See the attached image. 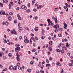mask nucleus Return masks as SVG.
I'll return each instance as SVG.
<instances>
[{"label":"nucleus","mask_w":73,"mask_h":73,"mask_svg":"<svg viewBox=\"0 0 73 73\" xmlns=\"http://www.w3.org/2000/svg\"><path fill=\"white\" fill-rule=\"evenodd\" d=\"M15 50L16 52H19L20 50V48L19 46H17L15 48Z\"/></svg>","instance_id":"nucleus-1"},{"label":"nucleus","mask_w":73,"mask_h":73,"mask_svg":"<svg viewBox=\"0 0 73 73\" xmlns=\"http://www.w3.org/2000/svg\"><path fill=\"white\" fill-rule=\"evenodd\" d=\"M54 28H55L56 29H57V28H58L57 27H58V28H59V27L58 26V24H56V26L55 25H54Z\"/></svg>","instance_id":"nucleus-2"},{"label":"nucleus","mask_w":73,"mask_h":73,"mask_svg":"<svg viewBox=\"0 0 73 73\" xmlns=\"http://www.w3.org/2000/svg\"><path fill=\"white\" fill-rule=\"evenodd\" d=\"M52 19H53V20H54V21L56 23H57V18L56 17V18H55V17H52Z\"/></svg>","instance_id":"nucleus-3"},{"label":"nucleus","mask_w":73,"mask_h":73,"mask_svg":"<svg viewBox=\"0 0 73 73\" xmlns=\"http://www.w3.org/2000/svg\"><path fill=\"white\" fill-rule=\"evenodd\" d=\"M21 8L23 9L26 10L27 9V7L25 5H23L22 6Z\"/></svg>","instance_id":"nucleus-4"},{"label":"nucleus","mask_w":73,"mask_h":73,"mask_svg":"<svg viewBox=\"0 0 73 73\" xmlns=\"http://www.w3.org/2000/svg\"><path fill=\"white\" fill-rule=\"evenodd\" d=\"M0 15H5V12L3 11H0Z\"/></svg>","instance_id":"nucleus-5"},{"label":"nucleus","mask_w":73,"mask_h":73,"mask_svg":"<svg viewBox=\"0 0 73 73\" xmlns=\"http://www.w3.org/2000/svg\"><path fill=\"white\" fill-rule=\"evenodd\" d=\"M63 24L64 25V29H66V27H67V25L65 23H63Z\"/></svg>","instance_id":"nucleus-6"},{"label":"nucleus","mask_w":73,"mask_h":73,"mask_svg":"<svg viewBox=\"0 0 73 73\" xmlns=\"http://www.w3.org/2000/svg\"><path fill=\"white\" fill-rule=\"evenodd\" d=\"M24 42L25 43H28L29 42V40H28V39L24 40Z\"/></svg>","instance_id":"nucleus-7"},{"label":"nucleus","mask_w":73,"mask_h":73,"mask_svg":"<svg viewBox=\"0 0 73 73\" xmlns=\"http://www.w3.org/2000/svg\"><path fill=\"white\" fill-rule=\"evenodd\" d=\"M17 17L18 18V20H21V17L19 15V14H18L17 15Z\"/></svg>","instance_id":"nucleus-8"},{"label":"nucleus","mask_w":73,"mask_h":73,"mask_svg":"<svg viewBox=\"0 0 73 73\" xmlns=\"http://www.w3.org/2000/svg\"><path fill=\"white\" fill-rule=\"evenodd\" d=\"M38 29V28L37 27H35V30L36 32H37Z\"/></svg>","instance_id":"nucleus-9"},{"label":"nucleus","mask_w":73,"mask_h":73,"mask_svg":"<svg viewBox=\"0 0 73 73\" xmlns=\"http://www.w3.org/2000/svg\"><path fill=\"white\" fill-rule=\"evenodd\" d=\"M16 56H17L16 57V58H19L20 57V55H19L18 52H17L16 53Z\"/></svg>","instance_id":"nucleus-10"},{"label":"nucleus","mask_w":73,"mask_h":73,"mask_svg":"<svg viewBox=\"0 0 73 73\" xmlns=\"http://www.w3.org/2000/svg\"><path fill=\"white\" fill-rule=\"evenodd\" d=\"M65 4L66 5V7H70V5H68L66 3H65Z\"/></svg>","instance_id":"nucleus-11"},{"label":"nucleus","mask_w":73,"mask_h":73,"mask_svg":"<svg viewBox=\"0 0 73 73\" xmlns=\"http://www.w3.org/2000/svg\"><path fill=\"white\" fill-rule=\"evenodd\" d=\"M17 66H15L14 67L13 69V70H17Z\"/></svg>","instance_id":"nucleus-12"},{"label":"nucleus","mask_w":73,"mask_h":73,"mask_svg":"<svg viewBox=\"0 0 73 73\" xmlns=\"http://www.w3.org/2000/svg\"><path fill=\"white\" fill-rule=\"evenodd\" d=\"M9 68L10 70H12L13 69V66H11L9 67Z\"/></svg>","instance_id":"nucleus-13"},{"label":"nucleus","mask_w":73,"mask_h":73,"mask_svg":"<svg viewBox=\"0 0 73 73\" xmlns=\"http://www.w3.org/2000/svg\"><path fill=\"white\" fill-rule=\"evenodd\" d=\"M37 9H41L42 7L41 5H39L37 7Z\"/></svg>","instance_id":"nucleus-14"},{"label":"nucleus","mask_w":73,"mask_h":73,"mask_svg":"<svg viewBox=\"0 0 73 73\" xmlns=\"http://www.w3.org/2000/svg\"><path fill=\"white\" fill-rule=\"evenodd\" d=\"M56 65H58L59 66H61V64H60V62H58L56 63Z\"/></svg>","instance_id":"nucleus-15"},{"label":"nucleus","mask_w":73,"mask_h":73,"mask_svg":"<svg viewBox=\"0 0 73 73\" xmlns=\"http://www.w3.org/2000/svg\"><path fill=\"white\" fill-rule=\"evenodd\" d=\"M6 42L7 44H8V45H10V43H9V40H7L6 41Z\"/></svg>","instance_id":"nucleus-16"},{"label":"nucleus","mask_w":73,"mask_h":73,"mask_svg":"<svg viewBox=\"0 0 73 73\" xmlns=\"http://www.w3.org/2000/svg\"><path fill=\"white\" fill-rule=\"evenodd\" d=\"M52 23V21H50L48 23V26H50V24H51Z\"/></svg>","instance_id":"nucleus-17"},{"label":"nucleus","mask_w":73,"mask_h":73,"mask_svg":"<svg viewBox=\"0 0 73 73\" xmlns=\"http://www.w3.org/2000/svg\"><path fill=\"white\" fill-rule=\"evenodd\" d=\"M26 12H27V13H29V12H31V10L29 9H28L26 10Z\"/></svg>","instance_id":"nucleus-18"},{"label":"nucleus","mask_w":73,"mask_h":73,"mask_svg":"<svg viewBox=\"0 0 73 73\" xmlns=\"http://www.w3.org/2000/svg\"><path fill=\"white\" fill-rule=\"evenodd\" d=\"M8 2V1L7 0H6L5 1H4V0H3V2L4 3H7Z\"/></svg>","instance_id":"nucleus-19"},{"label":"nucleus","mask_w":73,"mask_h":73,"mask_svg":"<svg viewBox=\"0 0 73 73\" xmlns=\"http://www.w3.org/2000/svg\"><path fill=\"white\" fill-rule=\"evenodd\" d=\"M69 45H70V44H69L68 42H67L66 43V47H68V46H69Z\"/></svg>","instance_id":"nucleus-20"},{"label":"nucleus","mask_w":73,"mask_h":73,"mask_svg":"<svg viewBox=\"0 0 73 73\" xmlns=\"http://www.w3.org/2000/svg\"><path fill=\"white\" fill-rule=\"evenodd\" d=\"M11 19H12V17H11L10 16L8 17V19L9 21H11Z\"/></svg>","instance_id":"nucleus-21"},{"label":"nucleus","mask_w":73,"mask_h":73,"mask_svg":"<svg viewBox=\"0 0 73 73\" xmlns=\"http://www.w3.org/2000/svg\"><path fill=\"white\" fill-rule=\"evenodd\" d=\"M49 44H50V45H52L53 43H52V41H50L49 42Z\"/></svg>","instance_id":"nucleus-22"},{"label":"nucleus","mask_w":73,"mask_h":73,"mask_svg":"<svg viewBox=\"0 0 73 73\" xmlns=\"http://www.w3.org/2000/svg\"><path fill=\"white\" fill-rule=\"evenodd\" d=\"M34 64V62L33 61H32L30 62V64L31 65H33Z\"/></svg>","instance_id":"nucleus-23"},{"label":"nucleus","mask_w":73,"mask_h":73,"mask_svg":"<svg viewBox=\"0 0 73 73\" xmlns=\"http://www.w3.org/2000/svg\"><path fill=\"white\" fill-rule=\"evenodd\" d=\"M56 52H61V50H60L59 49H56Z\"/></svg>","instance_id":"nucleus-24"},{"label":"nucleus","mask_w":73,"mask_h":73,"mask_svg":"<svg viewBox=\"0 0 73 73\" xmlns=\"http://www.w3.org/2000/svg\"><path fill=\"white\" fill-rule=\"evenodd\" d=\"M60 52H61L62 54H63L64 52V50H62L61 51H60Z\"/></svg>","instance_id":"nucleus-25"},{"label":"nucleus","mask_w":73,"mask_h":73,"mask_svg":"<svg viewBox=\"0 0 73 73\" xmlns=\"http://www.w3.org/2000/svg\"><path fill=\"white\" fill-rule=\"evenodd\" d=\"M27 71L28 72H29V73H30V72H31V69H27Z\"/></svg>","instance_id":"nucleus-26"},{"label":"nucleus","mask_w":73,"mask_h":73,"mask_svg":"<svg viewBox=\"0 0 73 73\" xmlns=\"http://www.w3.org/2000/svg\"><path fill=\"white\" fill-rule=\"evenodd\" d=\"M66 48V47L65 46H64L62 48V50H64V49H65Z\"/></svg>","instance_id":"nucleus-27"},{"label":"nucleus","mask_w":73,"mask_h":73,"mask_svg":"<svg viewBox=\"0 0 73 73\" xmlns=\"http://www.w3.org/2000/svg\"><path fill=\"white\" fill-rule=\"evenodd\" d=\"M19 29L20 31H22V30H23V28L21 27H19Z\"/></svg>","instance_id":"nucleus-28"},{"label":"nucleus","mask_w":73,"mask_h":73,"mask_svg":"<svg viewBox=\"0 0 73 73\" xmlns=\"http://www.w3.org/2000/svg\"><path fill=\"white\" fill-rule=\"evenodd\" d=\"M24 39H25V40H26L27 39V37L25 36H24Z\"/></svg>","instance_id":"nucleus-29"},{"label":"nucleus","mask_w":73,"mask_h":73,"mask_svg":"<svg viewBox=\"0 0 73 73\" xmlns=\"http://www.w3.org/2000/svg\"><path fill=\"white\" fill-rule=\"evenodd\" d=\"M3 58L4 59V60H6L7 59V57L5 56H3Z\"/></svg>","instance_id":"nucleus-30"},{"label":"nucleus","mask_w":73,"mask_h":73,"mask_svg":"<svg viewBox=\"0 0 73 73\" xmlns=\"http://www.w3.org/2000/svg\"><path fill=\"white\" fill-rule=\"evenodd\" d=\"M10 3L12 5H14V3L13 2H11Z\"/></svg>","instance_id":"nucleus-31"},{"label":"nucleus","mask_w":73,"mask_h":73,"mask_svg":"<svg viewBox=\"0 0 73 73\" xmlns=\"http://www.w3.org/2000/svg\"><path fill=\"white\" fill-rule=\"evenodd\" d=\"M7 68H5L4 70H2V72H3L4 71H7Z\"/></svg>","instance_id":"nucleus-32"},{"label":"nucleus","mask_w":73,"mask_h":73,"mask_svg":"<svg viewBox=\"0 0 73 73\" xmlns=\"http://www.w3.org/2000/svg\"><path fill=\"white\" fill-rule=\"evenodd\" d=\"M46 67L50 66V65L49 64H46Z\"/></svg>","instance_id":"nucleus-33"},{"label":"nucleus","mask_w":73,"mask_h":73,"mask_svg":"<svg viewBox=\"0 0 73 73\" xmlns=\"http://www.w3.org/2000/svg\"><path fill=\"white\" fill-rule=\"evenodd\" d=\"M69 65H70V66H73V64L72 63H69Z\"/></svg>","instance_id":"nucleus-34"},{"label":"nucleus","mask_w":73,"mask_h":73,"mask_svg":"<svg viewBox=\"0 0 73 73\" xmlns=\"http://www.w3.org/2000/svg\"><path fill=\"white\" fill-rule=\"evenodd\" d=\"M49 49L50 50V51H52V48L51 47H49Z\"/></svg>","instance_id":"nucleus-35"},{"label":"nucleus","mask_w":73,"mask_h":73,"mask_svg":"<svg viewBox=\"0 0 73 73\" xmlns=\"http://www.w3.org/2000/svg\"><path fill=\"white\" fill-rule=\"evenodd\" d=\"M25 29L26 30H27V31H29V29L28 28V27L26 28Z\"/></svg>","instance_id":"nucleus-36"},{"label":"nucleus","mask_w":73,"mask_h":73,"mask_svg":"<svg viewBox=\"0 0 73 73\" xmlns=\"http://www.w3.org/2000/svg\"><path fill=\"white\" fill-rule=\"evenodd\" d=\"M16 58L17 59V61H19L20 60V58Z\"/></svg>","instance_id":"nucleus-37"},{"label":"nucleus","mask_w":73,"mask_h":73,"mask_svg":"<svg viewBox=\"0 0 73 73\" xmlns=\"http://www.w3.org/2000/svg\"><path fill=\"white\" fill-rule=\"evenodd\" d=\"M22 3V2L21 1H19L18 4H21Z\"/></svg>","instance_id":"nucleus-38"},{"label":"nucleus","mask_w":73,"mask_h":73,"mask_svg":"<svg viewBox=\"0 0 73 73\" xmlns=\"http://www.w3.org/2000/svg\"><path fill=\"white\" fill-rule=\"evenodd\" d=\"M40 73H44V71H43L42 70H40Z\"/></svg>","instance_id":"nucleus-39"},{"label":"nucleus","mask_w":73,"mask_h":73,"mask_svg":"<svg viewBox=\"0 0 73 73\" xmlns=\"http://www.w3.org/2000/svg\"><path fill=\"white\" fill-rule=\"evenodd\" d=\"M41 38H42V39H44V38H45V36H42L41 37Z\"/></svg>","instance_id":"nucleus-40"},{"label":"nucleus","mask_w":73,"mask_h":73,"mask_svg":"<svg viewBox=\"0 0 73 73\" xmlns=\"http://www.w3.org/2000/svg\"><path fill=\"white\" fill-rule=\"evenodd\" d=\"M0 5L1 6V7L3 6V4L1 3H0Z\"/></svg>","instance_id":"nucleus-41"},{"label":"nucleus","mask_w":73,"mask_h":73,"mask_svg":"<svg viewBox=\"0 0 73 73\" xmlns=\"http://www.w3.org/2000/svg\"><path fill=\"white\" fill-rule=\"evenodd\" d=\"M13 33H14V34H16V31H15V30H13Z\"/></svg>","instance_id":"nucleus-42"},{"label":"nucleus","mask_w":73,"mask_h":73,"mask_svg":"<svg viewBox=\"0 0 73 73\" xmlns=\"http://www.w3.org/2000/svg\"><path fill=\"white\" fill-rule=\"evenodd\" d=\"M9 57H11V55H12V54H11V53H9Z\"/></svg>","instance_id":"nucleus-43"},{"label":"nucleus","mask_w":73,"mask_h":73,"mask_svg":"<svg viewBox=\"0 0 73 73\" xmlns=\"http://www.w3.org/2000/svg\"><path fill=\"white\" fill-rule=\"evenodd\" d=\"M30 44H32V40L31 39H30Z\"/></svg>","instance_id":"nucleus-44"},{"label":"nucleus","mask_w":73,"mask_h":73,"mask_svg":"<svg viewBox=\"0 0 73 73\" xmlns=\"http://www.w3.org/2000/svg\"><path fill=\"white\" fill-rule=\"evenodd\" d=\"M17 20H16L14 21L15 23H17Z\"/></svg>","instance_id":"nucleus-45"},{"label":"nucleus","mask_w":73,"mask_h":73,"mask_svg":"<svg viewBox=\"0 0 73 73\" xmlns=\"http://www.w3.org/2000/svg\"><path fill=\"white\" fill-rule=\"evenodd\" d=\"M18 69L20 70V69H22V68H21L20 66H19L18 67Z\"/></svg>","instance_id":"nucleus-46"},{"label":"nucleus","mask_w":73,"mask_h":73,"mask_svg":"<svg viewBox=\"0 0 73 73\" xmlns=\"http://www.w3.org/2000/svg\"><path fill=\"white\" fill-rule=\"evenodd\" d=\"M9 15H13V13H12V12H10L9 13Z\"/></svg>","instance_id":"nucleus-47"},{"label":"nucleus","mask_w":73,"mask_h":73,"mask_svg":"<svg viewBox=\"0 0 73 73\" xmlns=\"http://www.w3.org/2000/svg\"><path fill=\"white\" fill-rule=\"evenodd\" d=\"M46 62L47 63H49V60L48 59H46Z\"/></svg>","instance_id":"nucleus-48"},{"label":"nucleus","mask_w":73,"mask_h":73,"mask_svg":"<svg viewBox=\"0 0 73 73\" xmlns=\"http://www.w3.org/2000/svg\"><path fill=\"white\" fill-rule=\"evenodd\" d=\"M35 51H36V49H34L33 50H32L33 52H35Z\"/></svg>","instance_id":"nucleus-49"},{"label":"nucleus","mask_w":73,"mask_h":73,"mask_svg":"<svg viewBox=\"0 0 73 73\" xmlns=\"http://www.w3.org/2000/svg\"><path fill=\"white\" fill-rule=\"evenodd\" d=\"M20 65V63H17V66H19V65Z\"/></svg>","instance_id":"nucleus-50"},{"label":"nucleus","mask_w":73,"mask_h":73,"mask_svg":"<svg viewBox=\"0 0 73 73\" xmlns=\"http://www.w3.org/2000/svg\"><path fill=\"white\" fill-rule=\"evenodd\" d=\"M64 73V70L63 69H62V71L61 72V73Z\"/></svg>","instance_id":"nucleus-51"},{"label":"nucleus","mask_w":73,"mask_h":73,"mask_svg":"<svg viewBox=\"0 0 73 73\" xmlns=\"http://www.w3.org/2000/svg\"><path fill=\"white\" fill-rule=\"evenodd\" d=\"M37 19H38V17H37V16H36L35 17V19L36 20Z\"/></svg>","instance_id":"nucleus-52"},{"label":"nucleus","mask_w":73,"mask_h":73,"mask_svg":"<svg viewBox=\"0 0 73 73\" xmlns=\"http://www.w3.org/2000/svg\"><path fill=\"white\" fill-rule=\"evenodd\" d=\"M21 25L20 24V23H18V25L19 27H20Z\"/></svg>","instance_id":"nucleus-53"},{"label":"nucleus","mask_w":73,"mask_h":73,"mask_svg":"<svg viewBox=\"0 0 73 73\" xmlns=\"http://www.w3.org/2000/svg\"><path fill=\"white\" fill-rule=\"evenodd\" d=\"M64 9H66V8H67V6H64Z\"/></svg>","instance_id":"nucleus-54"},{"label":"nucleus","mask_w":73,"mask_h":73,"mask_svg":"<svg viewBox=\"0 0 73 73\" xmlns=\"http://www.w3.org/2000/svg\"><path fill=\"white\" fill-rule=\"evenodd\" d=\"M61 34H58V37H61Z\"/></svg>","instance_id":"nucleus-55"},{"label":"nucleus","mask_w":73,"mask_h":73,"mask_svg":"<svg viewBox=\"0 0 73 73\" xmlns=\"http://www.w3.org/2000/svg\"><path fill=\"white\" fill-rule=\"evenodd\" d=\"M19 39H20V40H21V39H22V36H20Z\"/></svg>","instance_id":"nucleus-56"},{"label":"nucleus","mask_w":73,"mask_h":73,"mask_svg":"<svg viewBox=\"0 0 73 73\" xmlns=\"http://www.w3.org/2000/svg\"><path fill=\"white\" fill-rule=\"evenodd\" d=\"M33 11H34V12H36L37 11V10L36 9H33Z\"/></svg>","instance_id":"nucleus-57"},{"label":"nucleus","mask_w":73,"mask_h":73,"mask_svg":"<svg viewBox=\"0 0 73 73\" xmlns=\"http://www.w3.org/2000/svg\"><path fill=\"white\" fill-rule=\"evenodd\" d=\"M47 21L48 23H49V22H50V19H47Z\"/></svg>","instance_id":"nucleus-58"},{"label":"nucleus","mask_w":73,"mask_h":73,"mask_svg":"<svg viewBox=\"0 0 73 73\" xmlns=\"http://www.w3.org/2000/svg\"><path fill=\"white\" fill-rule=\"evenodd\" d=\"M49 60H52V57H50L49 58Z\"/></svg>","instance_id":"nucleus-59"},{"label":"nucleus","mask_w":73,"mask_h":73,"mask_svg":"<svg viewBox=\"0 0 73 73\" xmlns=\"http://www.w3.org/2000/svg\"><path fill=\"white\" fill-rule=\"evenodd\" d=\"M56 30H55L54 31L55 32H58V31H57V30H56Z\"/></svg>","instance_id":"nucleus-60"},{"label":"nucleus","mask_w":73,"mask_h":73,"mask_svg":"<svg viewBox=\"0 0 73 73\" xmlns=\"http://www.w3.org/2000/svg\"><path fill=\"white\" fill-rule=\"evenodd\" d=\"M28 7H31V6H30V3H29L28 4Z\"/></svg>","instance_id":"nucleus-61"},{"label":"nucleus","mask_w":73,"mask_h":73,"mask_svg":"<svg viewBox=\"0 0 73 73\" xmlns=\"http://www.w3.org/2000/svg\"><path fill=\"white\" fill-rule=\"evenodd\" d=\"M35 40H38V38H37V36L35 37Z\"/></svg>","instance_id":"nucleus-62"},{"label":"nucleus","mask_w":73,"mask_h":73,"mask_svg":"<svg viewBox=\"0 0 73 73\" xmlns=\"http://www.w3.org/2000/svg\"><path fill=\"white\" fill-rule=\"evenodd\" d=\"M62 42H64V39H62Z\"/></svg>","instance_id":"nucleus-63"},{"label":"nucleus","mask_w":73,"mask_h":73,"mask_svg":"<svg viewBox=\"0 0 73 73\" xmlns=\"http://www.w3.org/2000/svg\"><path fill=\"white\" fill-rule=\"evenodd\" d=\"M19 9H20V8H19V7H17V9H16V10H17V11H19Z\"/></svg>","instance_id":"nucleus-64"}]
</instances>
